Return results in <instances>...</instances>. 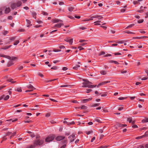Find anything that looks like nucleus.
Masks as SVG:
<instances>
[{"instance_id":"f257e3e1","label":"nucleus","mask_w":148,"mask_h":148,"mask_svg":"<svg viewBox=\"0 0 148 148\" xmlns=\"http://www.w3.org/2000/svg\"><path fill=\"white\" fill-rule=\"evenodd\" d=\"M83 81H84L82 83L83 87H88V88H93L97 86L96 85H92V83L89 81L88 80L83 79Z\"/></svg>"},{"instance_id":"f03ea898","label":"nucleus","mask_w":148,"mask_h":148,"mask_svg":"<svg viewBox=\"0 0 148 148\" xmlns=\"http://www.w3.org/2000/svg\"><path fill=\"white\" fill-rule=\"evenodd\" d=\"M44 142V140H37L34 141L33 145L29 147V148H34L36 146L40 145H42Z\"/></svg>"},{"instance_id":"7ed1b4c3","label":"nucleus","mask_w":148,"mask_h":148,"mask_svg":"<svg viewBox=\"0 0 148 148\" xmlns=\"http://www.w3.org/2000/svg\"><path fill=\"white\" fill-rule=\"evenodd\" d=\"M103 18L102 16L101 15H95L91 16L90 18L88 19L87 21H89L92 20L93 19V18H98V20H101Z\"/></svg>"},{"instance_id":"20e7f679","label":"nucleus","mask_w":148,"mask_h":148,"mask_svg":"<svg viewBox=\"0 0 148 148\" xmlns=\"http://www.w3.org/2000/svg\"><path fill=\"white\" fill-rule=\"evenodd\" d=\"M55 138L54 135H51L47 137L45 139L46 142H49L53 140Z\"/></svg>"},{"instance_id":"39448f33","label":"nucleus","mask_w":148,"mask_h":148,"mask_svg":"<svg viewBox=\"0 0 148 148\" xmlns=\"http://www.w3.org/2000/svg\"><path fill=\"white\" fill-rule=\"evenodd\" d=\"M28 88L30 89V90H27L25 91V92H30L33 91L35 89V88L31 84H29L27 86Z\"/></svg>"},{"instance_id":"423d86ee","label":"nucleus","mask_w":148,"mask_h":148,"mask_svg":"<svg viewBox=\"0 0 148 148\" xmlns=\"http://www.w3.org/2000/svg\"><path fill=\"white\" fill-rule=\"evenodd\" d=\"M75 137V134H73L68 137V138L70 140V142H72L74 140Z\"/></svg>"},{"instance_id":"0eeeda50","label":"nucleus","mask_w":148,"mask_h":148,"mask_svg":"<svg viewBox=\"0 0 148 148\" xmlns=\"http://www.w3.org/2000/svg\"><path fill=\"white\" fill-rule=\"evenodd\" d=\"M65 138V137L64 136H59L56 137L55 139L57 141H60L64 139Z\"/></svg>"},{"instance_id":"6e6552de","label":"nucleus","mask_w":148,"mask_h":148,"mask_svg":"<svg viewBox=\"0 0 148 148\" xmlns=\"http://www.w3.org/2000/svg\"><path fill=\"white\" fill-rule=\"evenodd\" d=\"M7 57V59L17 61L18 59V58L16 57H10V56H8Z\"/></svg>"},{"instance_id":"1a4fd4ad","label":"nucleus","mask_w":148,"mask_h":148,"mask_svg":"<svg viewBox=\"0 0 148 148\" xmlns=\"http://www.w3.org/2000/svg\"><path fill=\"white\" fill-rule=\"evenodd\" d=\"M64 40L67 42H69L70 44H72L73 42V39H70L69 38H66L64 39Z\"/></svg>"},{"instance_id":"9d476101","label":"nucleus","mask_w":148,"mask_h":148,"mask_svg":"<svg viewBox=\"0 0 148 148\" xmlns=\"http://www.w3.org/2000/svg\"><path fill=\"white\" fill-rule=\"evenodd\" d=\"M64 24L63 23H59L57 24H55L54 26L53 27H57L58 28H60L62 25H63Z\"/></svg>"},{"instance_id":"9b49d317","label":"nucleus","mask_w":148,"mask_h":148,"mask_svg":"<svg viewBox=\"0 0 148 148\" xmlns=\"http://www.w3.org/2000/svg\"><path fill=\"white\" fill-rule=\"evenodd\" d=\"M5 14L8 13L10 11V9L9 8H6L5 7Z\"/></svg>"},{"instance_id":"f8f14e48","label":"nucleus","mask_w":148,"mask_h":148,"mask_svg":"<svg viewBox=\"0 0 148 148\" xmlns=\"http://www.w3.org/2000/svg\"><path fill=\"white\" fill-rule=\"evenodd\" d=\"M92 98H89L88 99H84L82 100V102L83 103H85L88 101L91 100Z\"/></svg>"},{"instance_id":"ddd939ff","label":"nucleus","mask_w":148,"mask_h":148,"mask_svg":"<svg viewBox=\"0 0 148 148\" xmlns=\"http://www.w3.org/2000/svg\"><path fill=\"white\" fill-rule=\"evenodd\" d=\"M10 6L12 9H14L17 7V6L15 3H11Z\"/></svg>"},{"instance_id":"4468645a","label":"nucleus","mask_w":148,"mask_h":148,"mask_svg":"<svg viewBox=\"0 0 148 148\" xmlns=\"http://www.w3.org/2000/svg\"><path fill=\"white\" fill-rule=\"evenodd\" d=\"M62 21L61 20L58 19L57 18H55L53 20V23H56L59 22H62Z\"/></svg>"},{"instance_id":"2eb2a0df","label":"nucleus","mask_w":148,"mask_h":148,"mask_svg":"<svg viewBox=\"0 0 148 148\" xmlns=\"http://www.w3.org/2000/svg\"><path fill=\"white\" fill-rule=\"evenodd\" d=\"M26 21L27 24V27H30L32 25V24H30L31 22L28 19H26Z\"/></svg>"},{"instance_id":"dca6fc26","label":"nucleus","mask_w":148,"mask_h":148,"mask_svg":"<svg viewBox=\"0 0 148 148\" xmlns=\"http://www.w3.org/2000/svg\"><path fill=\"white\" fill-rule=\"evenodd\" d=\"M116 125L119 127H124L126 126H127L126 124H122L120 123H118Z\"/></svg>"},{"instance_id":"f3484780","label":"nucleus","mask_w":148,"mask_h":148,"mask_svg":"<svg viewBox=\"0 0 148 148\" xmlns=\"http://www.w3.org/2000/svg\"><path fill=\"white\" fill-rule=\"evenodd\" d=\"M5 7H3L0 8V16L2 14V11L4 10Z\"/></svg>"},{"instance_id":"a211bd4d","label":"nucleus","mask_w":148,"mask_h":148,"mask_svg":"<svg viewBox=\"0 0 148 148\" xmlns=\"http://www.w3.org/2000/svg\"><path fill=\"white\" fill-rule=\"evenodd\" d=\"M127 121H128L129 123H132V124H134V121H132V118H129L127 119Z\"/></svg>"},{"instance_id":"6ab92c4d","label":"nucleus","mask_w":148,"mask_h":148,"mask_svg":"<svg viewBox=\"0 0 148 148\" xmlns=\"http://www.w3.org/2000/svg\"><path fill=\"white\" fill-rule=\"evenodd\" d=\"M7 81L11 82L13 84L16 82V81L13 80V79L11 78H9L7 80Z\"/></svg>"},{"instance_id":"aec40b11","label":"nucleus","mask_w":148,"mask_h":148,"mask_svg":"<svg viewBox=\"0 0 148 148\" xmlns=\"http://www.w3.org/2000/svg\"><path fill=\"white\" fill-rule=\"evenodd\" d=\"M15 90L18 92H21L22 91L21 88V87L17 88L15 89Z\"/></svg>"},{"instance_id":"412c9836","label":"nucleus","mask_w":148,"mask_h":148,"mask_svg":"<svg viewBox=\"0 0 148 148\" xmlns=\"http://www.w3.org/2000/svg\"><path fill=\"white\" fill-rule=\"evenodd\" d=\"M16 38V36L14 37H12L9 38V40L10 41L9 42H11V41H14Z\"/></svg>"},{"instance_id":"4be33fe9","label":"nucleus","mask_w":148,"mask_h":148,"mask_svg":"<svg viewBox=\"0 0 148 148\" xmlns=\"http://www.w3.org/2000/svg\"><path fill=\"white\" fill-rule=\"evenodd\" d=\"M68 9L69 11L71 12L73 10L74 8L73 7L70 6L68 8Z\"/></svg>"},{"instance_id":"5701e85b","label":"nucleus","mask_w":148,"mask_h":148,"mask_svg":"<svg viewBox=\"0 0 148 148\" xmlns=\"http://www.w3.org/2000/svg\"><path fill=\"white\" fill-rule=\"evenodd\" d=\"M100 73L101 74L103 75H105L106 74V71L104 70H102L100 71Z\"/></svg>"},{"instance_id":"b1692460","label":"nucleus","mask_w":148,"mask_h":148,"mask_svg":"<svg viewBox=\"0 0 148 148\" xmlns=\"http://www.w3.org/2000/svg\"><path fill=\"white\" fill-rule=\"evenodd\" d=\"M22 3L21 1H18L17 2L16 4L17 7H18L20 6L21 5Z\"/></svg>"},{"instance_id":"393cba45","label":"nucleus","mask_w":148,"mask_h":148,"mask_svg":"<svg viewBox=\"0 0 148 148\" xmlns=\"http://www.w3.org/2000/svg\"><path fill=\"white\" fill-rule=\"evenodd\" d=\"M135 25V24H132L128 26H127L126 28V29H128L130 28H131L132 27L134 26Z\"/></svg>"},{"instance_id":"a878e982","label":"nucleus","mask_w":148,"mask_h":148,"mask_svg":"<svg viewBox=\"0 0 148 148\" xmlns=\"http://www.w3.org/2000/svg\"><path fill=\"white\" fill-rule=\"evenodd\" d=\"M105 84H105V81L103 82H101L97 86V87H99V86H101L102 85H104Z\"/></svg>"},{"instance_id":"bb28decb","label":"nucleus","mask_w":148,"mask_h":148,"mask_svg":"<svg viewBox=\"0 0 148 148\" xmlns=\"http://www.w3.org/2000/svg\"><path fill=\"white\" fill-rule=\"evenodd\" d=\"M13 62L12 61H10L8 64V66L9 67L13 64Z\"/></svg>"},{"instance_id":"cd10ccee","label":"nucleus","mask_w":148,"mask_h":148,"mask_svg":"<svg viewBox=\"0 0 148 148\" xmlns=\"http://www.w3.org/2000/svg\"><path fill=\"white\" fill-rule=\"evenodd\" d=\"M80 67V65H76L75 66H74L73 69L75 70H77L78 68Z\"/></svg>"},{"instance_id":"c85d7f7f","label":"nucleus","mask_w":148,"mask_h":148,"mask_svg":"<svg viewBox=\"0 0 148 148\" xmlns=\"http://www.w3.org/2000/svg\"><path fill=\"white\" fill-rule=\"evenodd\" d=\"M100 104V103H96L92 104L91 106L92 107H95L96 106H98Z\"/></svg>"},{"instance_id":"c756f323","label":"nucleus","mask_w":148,"mask_h":148,"mask_svg":"<svg viewBox=\"0 0 148 148\" xmlns=\"http://www.w3.org/2000/svg\"><path fill=\"white\" fill-rule=\"evenodd\" d=\"M11 46H12V45H9V46H5L4 47H3L2 49H8Z\"/></svg>"},{"instance_id":"7c9ffc66","label":"nucleus","mask_w":148,"mask_h":148,"mask_svg":"<svg viewBox=\"0 0 148 148\" xmlns=\"http://www.w3.org/2000/svg\"><path fill=\"white\" fill-rule=\"evenodd\" d=\"M32 15L33 17L35 18H36V12H32Z\"/></svg>"},{"instance_id":"2f4dec72","label":"nucleus","mask_w":148,"mask_h":148,"mask_svg":"<svg viewBox=\"0 0 148 148\" xmlns=\"http://www.w3.org/2000/svg\"><path fill=\"white\" fill-rule=\"evenodd\" d=\"M57 79H52V80H46L45 81V82L46 83H48V82H51V81H54L56 80H57Z\"/></svg>"},{"instance_id":"473e14b6","label":"nucleus","mask_w":148,"mask_h":148,"mask_svg":"<svg viewBox=\"0 0 148 148\" xmlns=\"http://www.w3.org/2000/svg\"><path fill=\"white\" fill-rule=\"evenodd\" d=\"M19 42V41L18 40H16L14 42V45H17Z\"/></svg>"},{"instance_id":"72a5a7b5","label":"nucleus","mask_w":148,"mask_h":148,"mask_svg":"<svg viewBox=\"0 0 148 148\" xmlns=\"http://www.w3.org/2000/svg\"><path fill=\"white\" fill-rule=\"evenodd\" d=\"M110 62L111 63H114L115 64H119V63L118 62L115 61L111 60L110 61Z\"/></svg>"},{"instance_id":"f704fd0d","label":"nucleus","mask_w":148,"mask_h":148,"mask_svg":"<svg viewBox=\"0 0 148 148\" xmlns=\"http://www.w3.org/2000/svg\"><path fill=\"white\" fill-rule=\"evenodd\" d=\"M144 137V136H139L137 137L136 138V139H139L142 138H143Z\"/></svg>"},{"instance_id":"c9c22d12","label":"nucleus","mask_w":148,"mask_h":148,"mask_svg":"<svg viewBox=\"0 0 148 148\" xmlns=\"http://www.w3.org/2000/svg\"><path fill=\"white\" fill-rule=\"evenodd\" d=\"M148 38V36H143L140 37H137V38L138 39H142V38Z\"/></svg>"},{"instance_id":"e433bc0d","label":"nucleus","mask_w":148,"mask_h":148,"mask_svg":"<svg viewBox=\"0 0 148 148\" xmlns=\"http://www.w3.org/2000/svg\"><path fill=\"white\" fill-rule=\"evenodd\" d=\"M124 32L128 34H135L134 33L130 31H125Z\"/></svg>"},{"instance_id":"4c0bfd02","label":"nucleus","mask_w":148,"mask_h":148,"mask_svg":"<svg viewBox=\"0 0 148 148\" xmlns=\"http://www.w3.org/2000/svg\"><path fill=\"white\" fill-rule=\"evenodd\" d=\"M87 108V107L84 105H83L81 107V109H86Z\"/></svg>"},{"instance_id":"58836bf2","label":"nucleus","mask_w":148,"mask_h":148,"mask_svg":"<svg viewBox=\"0 0 148 148\" xmlns=\"http://www.w3.org/2000/svg\"><path fill=\"white\" fill-rule=\"evenodd\" d=\"M0 56L7 58V57L8 56H6L4 54H0Z\"/></svg>"},{"instance_id":"ea45409f","label":"nucleus","mask_w":148,"mask_h":148,"mask_svg":"<svg viewBox=\"0 0 148 148\" xmlns=\"http://www.w3.org/2000/svg\"><path fill=\"white\" fill-rule=\"evenodd\" d=\"M95 121L98 122V123H101V122L100 120L98 118H96L95 119Z\"/></svg>"},{"instance_id":"a19ab883","label":"nucleus","mask_w":148,"mask_h":148,"mask_svg":"<svg viewBox=\"0 0 148 148\" xmlns=\"http://www.w3.org/2000/svg\"><path fill=\"white\" fill-rule=\"evenodd\" d=\"M92 132H93L92 130H90V131H86V133L87 135H89V134H90L92 133Z\"/></svg>"},{"instance_id":"79ce46f5","label":"nucleus","mask_w":148,"mask_h":148,"mask_svg":"<svg viewBox=\"0 0 148 148\" xmlns=\"http://www.w3.org/2000/svg\"><path fill=\"white\" fill-rule=\"evenodd\" d=\"M25 30L23 29H19L18 30V31L19 32H24L25 31Z\"/></svg>"},{"instance_id":"37998d69","label":"nucleus","mask_w":148,"mask_h":148,"mask_svg":"<svg viewBox=\"0 0 148 148\" xmlns=\"http://www.w3.org/2000/svg\"><path fill=\"white\" fill-rule=\"evenodd\" d=\"M10 96L8 95H7L4 98V100H6L8 99L9 98Z\"/></svg>"},{"instance_id":"c03bdc74","label":"nucleus","mask_w":148,"mask_h":148,"mask_svg":"<svg viewBox=\"0 0 148 148\" xmlns=\"http://www.w3.org/2000/svg\"><path fill=\"white\" fill-rule=\"evenodd\" d=\"M148 78L147 77H143L141 78V79L142 80H145L147 79Z\"/></svg>"},{"instance_id":"a18cd8bd","label":"nucleus","mask_w":148,"mask_h":148,"mask_svg":"<svg viewBox=\"0 0 148 148\" xmlns=\"http://www.w3.org/2000/svg\"><path fill=\"white\" fill-rule=\"evenodd\" d=\"M16 134V132H14L13 133H12V134H11V136H10V138L11 139L13 136Z\"/></svg>"},{"instance_id":"49530a36","label":"nucleus","mask_w":148,"mask_h":148,"mask_svg":"<svg viewBox=\"0 0 148 148\" xmlns=\"http://www.w3.org/2000/svg\"><path fill=\"white\" fill-rule=\"evenodd\" d=\"M144 21V20L143 19L138 20V23H142Z\"/></svg>"},{"instance_id":"de8ad7c7","label":"nucleus","mask_w":148,"mask_h":148,"mask_svg":"<svg viewBox=\"0 0 148 148\" xmlns=\"http://www.w3.org/2000/svg\"><path fill=\"white\" fill-rule=\"evenodd\" d=\"M59 48L60 49H63L65 48V47L63 45H60L59 46Z\"/></svg>"},{"instance_id":"09e8293b","label":"nucleus","mask_w":148,"mask_h":148,"mask_svg":"<svg viewBox=\"0 0 148 148\" xmlns=\"http://www.w3.org/2000/svg\"><path fill=\"white\" fill-rule=\"evenodd\" d=\"M139 32L141 33L145 34L146 33L142 29H141L139 30Z\"/></svg>"},{"instance_id":"8fccbe9b","label":"nucleus","mask_w":148,"mask_h":148,"mask_svg":"<svg viewBox=\"0 0 148 148\" xmlns=\"http://www.w3.org/2000/svg\"><path fill=\"white\" fill-rule=\"evenodd\" d=\"M95 93L96 94H97V96H99L101 94V93H99L97 91H95Z\"/></svg>"},{"instance_id":"3c124183","label":"nucleus","mask_w":148,"mask_h":148,"mask_svg":"<svg viewBox=\"0 0 148 148\" xmlns=\"http://www.w3.org/2000/svg\"><path fill=\"white\" fill-rule=\"evenodd\" d=\"M11 134H12V132H8L6 133L5 136H7L8 135H10Z\"/></svg>"},{"instance_id":"603ef678","label":"nucleus","mask_w":148,"mask_h":148,"mask_svg":"<svg viewBox=\"0 0 148 148\" xmlns=\"http://www.w3.org/2000/svg\"><path fill=\"white\" fill-rule=\"evenodd\" d=\"M123 107L122 106H121L119 108L118 110L119 111H121L123 110Z\"/></svg>"},{"instance_id":"864d4df0","label":"nucleus","mask_w":148,"mask_h":148,"mask_svg":"<svg viewBox=\"0 0 148 148\" xmlns=\"http://www.w3.org/2000/svg\"><path fill=\"white\" fill-rule=\"evenodd\" d=\"M8 33V32L7 31H4L3 32V34L4 35H5L6 34H7Z\"/></svg>"},{"instance_id":"5fc2aeb1","label":"nucleus","mask_w":148,"mask_h":148,"mask_svg":"<svg viewBox=\"0 0 148 148\" xmlns=\"http://www.w3.org/2000/svg\"><path fill=\"white\" fill-rule=\"evenodd\" d=\"M140 4V3L138 2V1H134L133 2V3L134 5H136L138 3Z\"/></svg>"},{"instance_id":"6e6d98bb","label":"nucleus","mask_w":148,"mask_h":148,"mask_svg":"<svg viewBox=\"0 0 148 148\" xmlns=\"http://www.w3.org/2000/svg\"><path fill=\"white\" fill-rule=\"evenodd\" d=\"M143 136H144V137L148 136V133H147V132H146L144 135H143Z\"/></svg>"},{"instance_id":"4d7b16f0","label":"nucleus","mask_w":148,"mask_h":148,"mask_svg":"<svg viewBox=\"0 0 148 148\" xmlns=\"http://www.w3.org/2000/svg\"><path fill=\"white\" fill-rule=\"evenodd\" d=\"M17 120V119H10V121H12V122H13L15 121H16Z\"/></svg>"},{"instance_id":"13d9d810","label":"nucleus","mask_w":148,"mask_h":148,"mask_svg":"<svg viewBox=\"0 0 148 148\" xmlns=\"http://www.w3.org/2000/svg\"><path fill=\"white\" fill-rule=\"evenodd\" d=\"M51 69L54 70H56L57 69V67L56 66H53L51 68Z\"/></svg>"},{"instance_id":"bf43d9fd","label":"nucleus","mask_w":148,"mask_h":148,"mask_svg":"<svg viewBox=\"0 0 148 148\" xmlns=\"http://www.w3.org/2000/svg\"><path fill=\"white\" fill-rule=\"evenodd\" d=\"M105 54V53L103 51H101L99 53V55H103Z\"/></svg>"},{"instance_id":"052dcab7","label":"nucleus","mask_w":148,"mask_h":148,"mask_svg":"<svg viewBox=\"0 0 148 148\" xmlns=\"http://www.w3.org/2000/svg\"><path fill=\"white\" fill-rule=\"evenodd\" d=\"M23 66H20L18 68V70H21L23 69Z\"/></svg>"},{"instance_id":"680f3d73","label":"nucleus","mask_w":148,"mask_h":148,"mask_svg":"<svg viewBox=\"0 0 148 148\" xmlns=\"http://www.w3.org/2000/svg\"><path fill=\"white\" fill-rule=\"evenodd\" d=\"M8 19L12 20L13 19V17L11 16H10L8 17Z\"/></svg>"},{"instance_id":"e2e57ef3","label":"nucleus","mask_w":148,"mask_h":148,"mask_svg":"<svg viewBox=\"0 0 148 148\" xmlns=\"http://www.w3.org/2000/svg\"><path fill=\"white\" fill-rule=\"evenodd\" d=\"M67 16L69 18H70L71 19H73L74 18V17L73 16Z\"/></svg>"},{"instance_id":"0e129e2a","label":"nucleus","mask_w":148,"mask_h":148,"mask_svg":"<svg viewBox=\"0 0 148 148\" xmlns=\"http://www.w3.org/2000/svg\"><path fill=\"white\" fill-rule=\"evenodd\" d=\"M132 127L133 128H137L138 127L136 125H133L132 126Z\"/></svg>"},{"instance_id":"69168bd1","label":"nucleus","mask_w":148,"mask_h":148,"mask_svg":"<svg viewBox=\"0 0 148 148\" xmlns=\"http://www.w3.org/2000/svg\"><path fill=\"white\" fill-rule=\"evenodd\" d=\"M53 51L55 52L60 51L61 50L59 49H53Z\"/></svg>"},{"instance_id":"338daca9","label":"nucleus","mask_w":148,"mask_h":148,"mask_svg":"<svg viewBox=\"0 0 148 148\" xmlns=\"http://www.w3.org/2000/svg\"><path fill=\"white\" fill-rule=\"evenodd\" d=\"M92 91V90L90 89H88L87 90V91L86 92L87 93H88L90 92L91 91Z\"/></svg>"},{"instance_id":"774afa93","label":"nucleus","mask_w":148,"mask_h":148,"mask_svg":"<svg viewBox=\"0 0 148 148\" xmlns=\"http://www.w3.org/2000/svg\"><path fill=\"white\" fill-rule=\"evenodd\" d=\"M78 48L79 49V50H81L84 49L81 46L78 47Z\"/></svg>"}]
</instances>
